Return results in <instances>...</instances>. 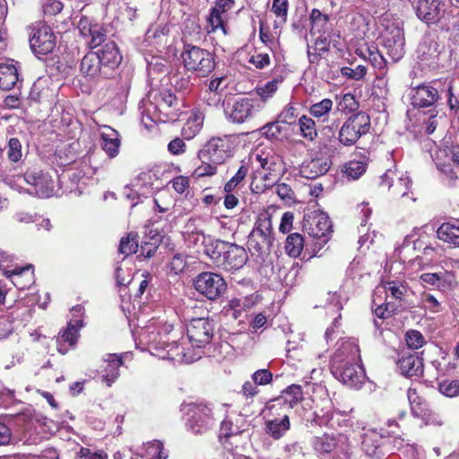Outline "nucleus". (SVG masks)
I'll list each match as a JSON object with an SVG mask.
<instances>
[{
	"label": "nucleus",
	"mask_w": 459,
	"mask_h": 459,
	"mask_svg": "<svg viewBox=\"0 0 459 459\" xmlns=\"http://www.w3.org/2000/svg\"><path fill=\"white\" fill-rule=\"evenodd\" d=\"M435 160L438 168L445 167L450 161L459 164V145H446L439 148L436 152Z\"/></svg>",
	"instance_id": "obj_32"
},
{
	"label": "nucleus",
	"mask_w": 459,
	"mask_h": 459,
	"mask_svg": "<svg viewBox=\"0 0 459 459\" xmlns=\"http://www.w3.org/2000/svg\"><path fill=\"white\" fill-rule=\"evenodd\" d=\"M238 433V429L230 420H224L221 423L219 431V439L221 444H225L227 440Z\"/></svg>",
	"instance_id": "obj_54"
},
{
	"label": "nucleus",
	"mask_w": 459,
	"mask_h": 459,
	"mask_svg": "<svg viewBox=\"0 0 459 459\" xmlns=\"http://www.w3.org/2000/svg\"><path fill=\"white\" fill-rule=\"evenodd\" d=\"M105 362L106 366L103 370L102 378L110 386L120 376L119 368L124 364V361L122 356L108 354Z\"/></svg>",
	"instance_id": "obj_28"
},
{
	"label": "nucleus",
	"mask_w": 459,
	"mask_h": 459,
	"mask_svg": "<svg viewBox=\"0 0 459 459\" xmlns=\"http://www.w3.org/2000/svg\"><path fill=\"white\" fill-rule=\"evenodd\" d=\"M405 342L407 346L411 350H418L426 343L423 334L414 329H411L405 333Z\"/></svg>",
	"instance_id": "obj_50"
},
{
	"label": "nucleus",
	"mask_w": 459,
	"mask_h": 459,
	"mask_svg": "<svg viewBox=\"0 0 459 459\" xmlns=\"http://www.w3.org/2000/svg\"><path fill=\"white\" fill-rule=\"evenodd\" d=\"M181 56L185 67L199 76H207L215 68L213 54L200 47L186 45Z\"/></svg>",
	"instance_id": "obj_5"
},
{
	"label": "nucleus",
	"mask_w": 459,
	"mask_h": 459,
	"mask_svg": "<svg viewBox=\"0 0 459 459\" xmlns=\"http://www.w3.org/2000/svg\"><path fill=\"white\" fill-rule=\"evenodd\" d=\"M4 275L10 279L13 284L19 290L29 289L34 282V273L32 265L19 267L13 270H4Z\"/></svg>",
	"instance_id": "obj_22"
},
{
	"label": "nucleus",
	"mask_w": 459,
	"mask_h": 459,
	"mask_svg": "<svg viewBox=\"0 0 459 459\" xmlns=\"http://www.w3.org/2000/svg\"><path fill=\"white\" fill-rule=\"evenodd\" d=\"M86 38H90V40L87 42L89 47L95 48L105 42L107 39L106 30L101 24L97 22L93 25V28L91 30V32L87 34Z\"/></svg>",
	"instance_id": "obj_47"
},
{
	"label": "nucleus",
	"mask_w": 459,
	"mask_h": 459,
	"mask_svg": "<svg viewBox=\"0 0 459 459\" xmlns=\"http://www.w3.org/2000/svg\"><path fill=\"white\" fill-rule=\"evenodd\" d=\"M370 127L369 116L364 112H359L349 117L339 131L338 142L330 140L328 144H324L322 150L329 156L339 153V143L351 146L357 143L361 135L367 134Z\"/></svg>",
	"instance_id": "obj_2"
},
{
	"label": "nucleus",
	"mask_w": 459,
	"mask_h": 459,
	"mask_svg": "<svg viewBox=\"0 0 459 459\" xmlns=\"http://www.w3.org/2000/svg\"><path fill=\"white\" fill-rule=\"evenodd\" d=\"M439 391L447 397L459 395V380H444L439 383Z\"/></svg>",
	"instance_id": "obj_59"
},
{
	"label": "nucleus",
	"mask_w": 459,
	"mask_h": 459,
	"mask_svg": "<svg viewBox=\"0 0 459 459\" xmlns=\"http://www.w3.org/2000/svg\"><path fill=\"white\" fill-rule=\"evenodd\" d=\"M380 438L377 435L366 434L361 443L363 452L369 457H379L381 455Z\"/></svg>",
	"instance_id": "obj_40"
},
{
	"label": "nucleus",
	"mask_w": 459,
	"mask_h": 459,
	"mask_svg": "<svg viewBox=\"0 0 459 459\" xmlns=\"http://www.w3.org/2000/svg\"><path fill=\"white\" fill-rule=\"evenodd\" d=\"M214 327L212 320L208 318H194L186 328V333L192 347L204 348L209 344L213 337Z\"/></svg>",
	"instance_id": "obj_8"
},
{
	"label": "nucleus",
	"mask_w": 459,
	"mask_h": 459,
	"mask_svg": "<svg viewBox=\"0 0 459 459\" xmlns=\"http://www.w3.org/2000/svg\"><path fill=\"white\" fill-rule=\"evenodd\" d=\"M299 130L301 135L310 141H313L317 136L315 121L307 116H302L299 119Z\"/></svg>",
	"instance_id": "obj_43"
},
{
	"label": "nucleus",
	"mask_w": 459,
	"mask_h": 459,
	"mask_svg": "<svg viewBox=\"0 0 459 459\" xmlns=\"http://www.w3.org/2000/svg\"><path fill=\"white\" fill-rule=\"evenodd\" d=\"M204 117L200 113H194L184 124L181 134L185 139L194 138L202 129Z\"/></svg>",
	"instance_id": "obj_36"
},
{
	"label": "nucleus",
	"mask_w": 459,
	"mask_h": 459,
	"mask_svg": "<svg viewBox=\"0 0 459 459\" xmlns=\"http://www.w3.org/2000/svg\"><path fill=\"white\" fill-rule=\"evenodd\" d=\"M442 48L431 36H425L420 41L418 49V58L429 65L436 64Z\"/></svg>",
	"instance_id": "obj_23"
},
{
	"label": "nucleus",
	"mask_w": 459,
	"mask_h": 459,
	"mask_svg": "<svg viewBox=\"0 0 459 459\" xmlns=\"http://www.w3.org/2000/svg\"><path fill=\"white\" fill-rule=\"evenodd\" d=\"M218 164L212 163V161L201 162L195 169L194 175L196 178L212 176L216 173Z\"/></svg>",
	"instance_id": "obj_62"
},
{
	"label": "nucleus",
	"mask_w": 459,
	"mask_h": 459,
	"mask_svg": "<svg viewBox=\"0 0 459 459\" xmlns=\"http://www.w3.org/2000/svg\"><path fill=\"white\" fill-rule=\"evenodd\" d=\"M261 134L269 140H276L281 134L280 121L267 123L260 128Z\"/></svg>",
	"instance_id": "obj_58"
},
{
	"label": "nucleus",
	"mask_w": 459,
	"mask_h": 459,
	"mask_svg": "<svg viewBox=\"0 0 459 459\" xmlns=\"http://www.w3.org/2000/svg\"><path fill=\"white\" fill-rule=\"evenodd\" d=\"M162 331L167 334L172 333V338L168 337L167 340L163 341L168 349V355L170 356L171 359L182 360L187 363L193 362L195 359L201 358L200 355L195 357L188 352L185 351V348L181 343H178L177 338L182 334L181 331H175L172 325H164Z\"/></svg>",
	"instance_id": "obj_12"
},
{
	"label": "nucleus",
	"mask_w": 459,
	"mask_h": 459,
	"mask_svg": "<svg viewBox=\"0 0 459 459\" xmlns=\"http://www.w3.org/2000/svg\"><path fill=\"white\" fill-rule=\"evenodd\" d=\"M30 46L36 55H47L56 48V36L51 28L46 24H39L31 28Z\"/></svg>",
	"instance_id": "obj_9"
},
{
	"label": "nucleus",
	"mask_w": 459,
	"mask_h": 459,
	"mask_svg": "<svg viewBox=\"0 0 459 459\" xmlns=\"http://www.w3.org/2000/svg\"><path fill=\"white\" fill-rule=\"evenodd\" d=\"M101 146L110 158L117 155L120 147L119 134L110 126H104L101 132Z\"/></svg>",
	"instance_id": "obj_27"
},
{
	"label": "nucleus",
	"mask_w": 459,
	"mask_h": 459,
	"mask_svg": "<svg viewBox=\"0 0 459 459\" xmlns=\"http://www.w3.org/2000/svg\"><path fill=\"white\" fill-rule=\"evenodd\" d=\"M205 253L218 268L229 272L242 268L247 261V254L243 247L220 240L206 247Z\"/></svg>",
	"instance_id": "obj_3"
},
{
	"label": "nucleus",
	"mask_w": 459,
	"mask_h": 459,
	"mask_svg": "<svg viewBox=\"0 0 459 459\" xmlns=\"http://www.w3.org/2000/svg\"><path fill=\"white\" fill-rule=\"evenodd\" d=\"M211 405L204 403L190 404L191 415L187 420L186 426L193 433L203 434L212 429L214 417Z\"/></svg>",
	"instance_id": "obj_6"
},
{
	"label": "nucleus",
	"mask_w": 459,
	"mask_h": 459,
	"mask_svg": "<svg viewBox=\"0 0 459 459\" xmlns=\"http://www.w3.org/2000/svg\"><path fill=\"white\" fill-rule=\"evenodd\" d=\"M271 12L275 15L274 28L286 23L289 13V0H273Z\"/></svg>",
	"instance_id": "obj_38"
},
{
	"label": "nucleus",
	"mask_w": 459,
	"mask_h": 459,
	"mask_svg": "<svg viewBox=\"0 0 459 459\" xmlns=\"http://www.w3.org/2000/svg\"><path fill=\"white\" fill-rule=\"evenodd\" d=\"M7 156L10 160L17 162L22 156V143L18 138H11L8 142Z\"/></svg>",
	"instance_id": "obj_60"
},
{
	"label": "nucleus",
	"mask_w": 459,
	"mask_h": 459,
	"mask_svg": "<svg viewBox=\"0 0 459 459\" xmlns=\"http://www.w3.org/2000/svg\"><path fill=\"white\" fill-rule=\"evenodd\" d=\"M331 160L328 157L315 158L301 167L300 173L307 178H316L325 175L331 167Z\"/></svg>",
	"instance_id": "obj_25"
},
{
	"label": "nucleus",
	"mask_w": 459,
	"mask_h": 459,
	"mask_svg": "<svg viewBox=\"0 0 459 459\" xmlns=\"http://www.w3.org/2000/svg\"><path fill=\"white\" fill-rule=\"evenodd\" d=\"M194 284L200 294L211 300L221 297L227 290V283L224 279L220 274L211 272H204L198 274Z\"/></svg>",
	"instance_id": "obj_7"
},
{
	"label": "nucleus",
	"mask_w": 459,
	"mask_h": 459,
	"mask_svg": "<svg viewBox=\"0 0 459 459\" xmlns=\"http://www.w3.org/2000/svg\"><path fill=\"white\" fill-rule=\"evenodd\" d=\"M366 171V163L359 160H351L342 169L348 178L357 179Z\"/></svg>",
	"instance_id": "obj_48"
},
{
	"label": "nucleus",
	"mask_w": 459,
	"mask_h": 459,
	"mask_svg": "<svg viewBox=\"0 0 459 459\" xmlns=\"http://www.w3.org/2000/svg\"><path fill=\"white\" fill-rule=\"evenodd\" d=\"M303 399L302 387L299 385H290L279 396L265 403L264 411L273 419L290 418L292 409Z\"/></svg>",
	"instance_id": "obj_4"
},
{
	"label": "nucleus",
	"mask_w": 459,
	"mask_h": 459,
	"mask_svg": "<svg viewBox=\"0 0 459 459\" xmlns=\"http://www.w3.org/2000/svg\"><path fill=\"white\" fill-rule=\"evenodd\" d=\"M138 242L132 232L125 238H122L119 244V252L125 255H129L137 252Z\"/></svg>",
	"instance_id": "obj_51"
},
{
	"label": "nucleus",
	"mask_w": 459,
	"mask_h": 459,
	"mask_svg": "<svg viewBox=\"0 0 459 459\" xmlns=\"http://www.w3.org/2000/svg\"><path fill=\"white\" fill-rule=\"evenodd\" d=\"M386 292L396 300L402 301L407 293L408 285L399 281H387L384 283Z\"/></svg>",
	"instance_id": "obj_45"
},
{
	"label": "nucleus",
	"mask_w": 459,
	"mask_h": 459,
	"mask_svg": "<svg viewBox=\"0 0 459 459\" xmlns=\"http://www.w3.org/2000/svg\"><path fill=\"white\" fill-rule=\"evenodd\" d=\"M256 160L264 170L262 179L264 182V187H272L279 179L281 171V161L273 155L262 154L256 155Z\"/></svg>",
	"instance_id": "obj_16"
},
{
	"label": "nucleus",
	"mask_w": 459,
	"mask_h": 459,
	"mask_svg": "<svg viewBox=\"0 0 459 459\" xmlns=\"http://www.w3.org/2000/svg\"><path fill=\"white\" fill-rule=\"evenodd\" d=\"M360 350L353 340L341 342L331 359L333 376L350 387L359 388L365 380V371L360 364Z\"/></svg>",
	"instance_id": "obj_1"
},
{
	"label": "nucleus",
	"mask_w": 459,
	"mask_h": 459,
	"mask_svg": "<svg viewBox=\"0 0 459 459\" xmlns=\"http://www.w3.org/2000/svg\"><path fill=\"white\" fill-rule=\"evenodd\" d=\"M272 231H250L247 246L252 256L267 254L272 246Z\"/></svg>",
	"instance_id": "obj_20"
},
{
	"label": "nucleus",
	"mask_w": 459,
	"mask_h": 459,
	"mask_svg": "<svg viewBox=\"0 0 459 459\" xmlns=\"http://www.w3.org/2000/svg\"><path fill=\"white\" fill-rule=\"evenodd\" d=\"M281 82V81L278 79H273L270 82H267L263 86L256 88V93L259 95L263 101H266L277 91L278 85Z\"/></svg>",
	"instance_id": "obj_53"
},
{
	"label": "nucleus",
	"mask_w": 459,
	"mask_h": 459,
	"mask_svg": "<svg viewBox=\"0 0 459 459\" xmlns=\"http://www.w3.org/2000/svg\"><path fill=\"white\" fill-rule=\"evenodd\" d=\"M79 457L80 459H108V454L103 450L92 451L89 447H82Z\"/></svg>",
	"instance_id": "obj_64"
},
{
	"label": "nucleus",
	"mask_w": 459,
	"mask_h": 459,
	"mask_svg": "<svg viewBox=\"0 0 459 459\" xmlns=\"http://www.w3.org/2000/svg\"><path fill=\"white\" fill-rule=\"evenodd\" d=\"M457 286L458 282L454 273L449 271L438 273V283L437 284V288L439 290L447 292L454 290Z\"/></svg>",
	"instance_id": "obj_44"
},
{
	"label": "nucleus",
	"mask_w": 459,
	"mask_h": 459,
	"mask_svg": "<svg viewBox=\"0 0 459 459\" xmlns=\"http://www.w3.org/2000/svg\"><path fill=\"white\" fill-rule=\"evenodd\" d=\"M337 446L334 437L324 434L321 437H316L314 441V448L321 455L330 454Z\"/></svg>",
	"instance_id": "obj_41"
},
{
	"label": "nucleus",
	"mask_w": 459,
	"mask_h": 459,
	"mask_svg": "<svg viewBox=\"0 0 459 459\" xmlns=\"http://www.w3.org/2000/svg\"><path fill=\"white\" fill-rule=\"evenodd\" d=\"M255 263L258 264V272L261 275L270 278L274 273L273 255L267 254L256 255Z\"/></svg>",
	"instance_id": "obj_42"
},
{
	"label": "nucleus",
	"mask_w": 459,
	"mask_h": 459,
	"mask_svg": "<svg viewBox=\"0 0 459 459\" xmlns=\"http://www.w3.org/2000/svg\"><path fill=\"white\" fill-rule=\"evenodd\" d=\"M362 56L368 59L375 68L382 69L385 66L383 55L375 47L368 48Z\"/></svg>",
	"instance_id": "obj_52"
},
{
	"label": "nucleus",
	"mask_w": 459,
	"mask_h": 459,
	"mask_svg": "<svg viewBox=\"0 0 459 459\" xmlns=\"http://www.w3.org/2000/svg\"><path fill=\"white\" fill-rule=\"evenodd\" d=\"M333 108V100L330 99H324L320 102L313 104L310 107L309 112L315 117H321L328 114Z\"/></svg>",
	"instance_id": "obj_57"
},
{
	"label": "nucleus",
	"mask_w": 459,
	"mask_h": 459,
	"mask_svg": "<svg viewBox=\"0 0 459 459\" xmlns=\"http://www.w3.org/2000/svg\"><path fill=\"white\" fill-rule=\"evenodd\" d=\"M442 0H419L416 14L419 19L427 24H436L442 18L445 10Z\"/></svg>",
	"instance_id": "obj_14"
},
{
	"label": "nucleus",
	"mask_w": 459,
	"mask_h": 459,
	"mask_svg": "<svg viewBox=\"0 0 459 459\" xmlns=\"http://www.w3.org/2000/svg\"><path fill=\"white\" fill-rule=\"evenodd\" d=\"M281 455L282 459H303L307 453L303 442L299 440H290L284 443L281 447Z\"/></svg>",
	"instance_id": "obj_34"
},
{
	"label": "nucleus",
	"mask_w": 459,
	"mask_h": 459,
	"mask_svg": "<svg viewBox=\"0 0 459 459\" xmlns=\"http://www.w3.org/2000/svg\"><path fill=\"white\" fill-rule=\"evenodd\" d=\"M14 219L25 225L31 228H43L48 229L53 227L48 218H45L42 215L39 214H29V213H17L14 216Z\"/></svg>",
	"instance_id": "obj_37"
},
{
	"label": "nucleus",
	"mask_w": 459,
	"mask_h": 459,
	"mask_svg": "<svg viewBox=\"0 0 459 459\" xmlns=\"http://www.w3.org/2000/svg\"><path fill=\"white\" fill-rule=\"evenodd\" d=\"M142 454L145 459H167L169 451L160 440H152L143 445Z\"/></svg>",
	"instance_id": "obj_33"
},
{
	"label": "nucleus",
	"mask_w": 459,
	"mask_h": 459,
	"mask_svg": "<svg viewBox=\"0 0 459 459\" xmlns=\"http://www.w3.org/2000/svg\"><path fill=\"white\" fill-rule=\"evenodd\" d=\"M227 142L221 138L211 139L199 152L198 159L201 162L212 161L221 164L229 157Z\"/></svg>",
	"instance_id": "obj_11"
},
{
	"label": "nucleus",
	"mask_w": 459,
	"mask_h": 459,
	"mask_svg": "<svg viewBox=\"0 0 459 459\" xmlns=\"http://www.w3.org/2000/svg\"><path fill=\"white\" fill-rule=\"evenodd\" d=\"M304 247L303 237L295 232L287 237L285 242V251L291 257H298L301 254Z\"/></svg>",
	"instance_id": "obj_39"
},
{
	"label": "nucleus",
	"mask_w": 459,
	"mask_h": 459,
	"mask_svg": "<svg viewBox=\"0 0 459 459\" xmlns=\"http://www.w3.org/2000/svg\"><path fill=\"white\" fill-rule=\"evenodd\" d=\"M328 39L325 36L320 35L315 41V54H312L310 49L307 50V56L309 58L310 63H314L316 59L318 58V56L326 51H328Z\"/></svg>",
	"instance_id": "obj_56"
},
{
	"label": "nucleus",
	"mask_w": 459,
	"mask_h": 459,
	"mask_svg": "<svg viewBox=\"0 0 459 459\" xmlns=\"http://www.w3.org/2000/svg\"><path fill=\"white\" fill-rule=\"evenodd\" d=\"M17 420L24 422L23 438L26 443L37 444L42 439L38 430V427H40V425L37 420L29 419V420L25 421V417L20 416Z\"/></svg>",
	"instance_id": "obj_35"
},
{
	"label": "nucleus",
	"mask_w": 459,
	"mask_h": 459,
	"mask_svg": "<svg viewBox=\"0 0 459 459\" xmlns=\"http://www.w3.org/2000/svg\"><path fill=\"white\" fill-rule=\"evenodd\" d=\"M291 424L290 418L285 419H271L264 422V431L273 440L282 438L290 429Z\"/></svg>",
	"instance_id": "obj_29"
},
{
	"label": "nucleus",
	"mask_w": 459,
	"mask_h": 459,
	"mask_svg": "<svg viewBox=\"0 0 459 459\" xmlns=\"http://www.w3.org/2000/svg\"><path fill=\"white\" fill-rule=\"evenodd\" d=\"M94 52L100 56V64L108 74L117 67L122 60V56L114 41L105 43L100 49Z\"/></svg>",
	"instance_id": "obj_21"
},
{
	"label": "nucleus",
	"mask_w": 459,
	"mask_h": 459,
	"mask_svg": "<svg viewBox=\"0 0 459 459\" xmlns=\"http://www.w3.org/2000/svg\"><path fill=\"white\" fill-rule=\"evenodd\" d=\"M385 48L388 56L394 60H400L404 55V35L403 32L395 28L391 31L390 36H385L384 40Z\"/></svg>",
	"instance_id": "obj_24"
},
{
	"label": "nucleus",
	"mask_w": 459,
	"mask_h": 459,
	"mask_svg": "<svg viewBox=\"0 0 459 459\" xmlns=\"http://www.w3.org/2000/svg\"><path fill=\"white\" fill-rule=\"evenodd\" d=\"M81 72L84 76L94 78L98 75L107 76V71L100 64V56L94 51L87 53L81 62Z\"/></svg>",
	"instance_id": "obj_26"
},
{
	"label": "nucleus",
	"mask_w": 459,
	"mask_h": 459,
	"mask_svg": "<svg viewBox=\"0 0 459 459\" xmlns=\"http://www.w3.org/2000/svg\"><path fill=\"white\" fill-rule=\"evenodd\" d=\"M221 12H219L218 8H212L211 10L210 15L207 19L208 25L210 27V30H208V32L215 31L218 29H221L223 34H226V30L223 25V20L221 17Z\"/></svg>",
	"instance_id": "obj_55"
},
{
	"label": "nucleus",
	"mask_w": 459,
	"mask_h": 459,
	"mask_svg": "<svg viewBox=\"0 0 459 459\" xmlns=\"http://www.w3.org/2000/svg\"><path fill=\"white\" fill-rule=\"evenodd\" d=\"M309 18L312 24L311 31L325 32L329 22V17L326 14L322 13L318 9H313Z\"/></svg>",
	"instance_id": "obj_46"
},
{
	"label": "nucleus",
	"mask_w": 459,
	"mask_h": 459,
	"mask_svg": "<svg viewBox=\"0 0 459 459\" xmlns=\"http://www.w3.org/2000/svg\"><path fill=\"white\" fill-rule=\"evenodd\" d=\"M273 377V375L269 369L263 368L255 371L251 376V379L259 386L272 383Z\"/></svg>",
	"instance_id": "obj_61"
},
{
	"label": "nucleus",
	"mask_w": 459,
	"mask_h": 459,
	"mask_svg": "<svg viewBox=\"0 0 459 459\" xmlns=\"http://www.w3.org/2000/svg\"><path fill=\"white\" fill-rule=\"evenodd\" d=\"M25 181L34 187L35 194L41 198H48L55 194V182L50 175L42 171L27 172Z\"/></svg>",
	"instance_id": "obj_13"
},
{
	"label": "nucleus",
	"mask_w": 459,
	"mask_h": 459,
	"mask_svg": "<svg viewBox=\"0 0 459 459\" xmlns=\"http://www.w3.org/2000/svg\"><path fill=\"white\" fill-rule=\"evenodd\" d=\"M249 307L246 300L241 299H233L229 301L228 305L224 307L223 310L225 316L243 323L247 316V309Z\"/></svg>",
	"instance_id": "obj_31"
},
{
	"label": "nucleus",
	"mask_w": 459,
	"mask_h": 459,
	"mask_svg": "<svg viewBox=\"0 0 459 459\" xmlns=\"http://www.w3.org/2000/svg\"><path fill=\"white\" fill-rule=\"evenodd\" d=\"M83 326L81 319L71 320L65 328L62 329L56 337L57 351L65 354L69 350L74 348L80 336L79 331Z\"/></svg>",
	"instance_id": "obj_15"
},
{
	"label": "nucleus",
	"mask_w": 459,
	"mask_h": 459,
	"mask_svg": "<svg viewBox=\"0 0 459 459\" xmlns=\"http://www.w3.org/2000/svg\"><path fill=\"white\" fill-rule=\"evenodd\" d=\"M19 81L18 69L13 64L0 65V89L12 90Z\"/></svg>",
	"instance_id": "obj_30"
},
{
	"label": "nucleus",
	"mask_w": 459,
	"mask_h": 459,
	"mask_svg": "<svg viewBox=\"0 0 459 459\" xmlns=\"http://www.w3.org/2000/svg\"><path fill=\"white\" fill-rule=\"evenodd\" d=\"M442 92L431 83L418 85L411 91V105L414 108L432 107L441 99Z\"/></svg>",
	"instance_id": "obj_10"
},
{
	"label": "nucleus",
	"mask_w": 459,
	"mask_h": 459,
	"mask_svg": "<svg viewBox=\"0 0 459 459\" xmlns=\"http://www.w3.org/2000/svg\"><path fill=\"white\" fill-rule=\"evenodd\" d=\"M227 113L233 123H245L255 116L254 101L248 98H239L232 103Z\"/></svg>",
	"instance_id": "obj_18"
},
{
	"label": "nucleus",
	"mask_w": 459,
	"mask_h": 459,
	"mask_svg": "<svg viewBox=\"0 0 459 459\" xmlns=\"http://www.w3.org/2000/svg\"><path fill=\"white\" fill-rule=\"evenodd\" d=\"M311 226L317 230H332L333 223L328 214L322 211H315L311 216Z\"/></svg>",
	"instance_id": "obj_49"
},
{
	"label": "nucleus",
	"mask_w": 459,
	"mask_h": 459,
	"mask_svg": "<svg viewBox=\"0 0 459 459\" xmlns=\"http://www.w3.org/2000/svg\"><path fill=\"white\" fill-rule=\"evenodd\" d=\"M397 365L401 370V374L406 377L423 376V359L416 353L402 354L398 359Z\"/></svg>",
	"instance_id": "obj_19"
},
{
	"label": "nucleus",
	"mask_w": 459,
	"mask_h": 459,
	"mask_svg": "<svg viewBox=\"0 0 459 459\" xmlns=\"http://www.w3.org/2000/svg\"><path fill=\"white\" fill-rule=\"evenodd\" d=\"M341 73L343 76L352 79V80H360L367 74V68L364 65H358L356 68L351 67H342Z\"/></svg>",
	"instance_id": "obj_63"
},
{
	"label": "nucleus",
	"mask_w": 459,
	"mask_h": 459,
	"mask_svg": "<svg viewBox=\"0 0 459 459\" xmlns=\"http://www.w3.org/2000/svg\"><path fill=\"white\" fill-rule=\"evenodd\" d=\"M407 398L410 404L411 412L413 417L428 421L433 418V411L428 401L417 388L411 386L407 390Z\"/></svg>",
	"instance_id": "obj_17"
}]
</instances>
